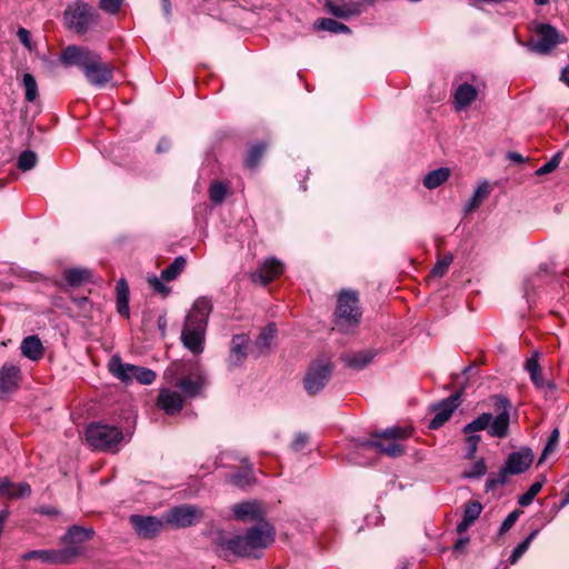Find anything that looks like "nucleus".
I'll list each match as a JSON object with an SVG mask.
<instances>
[{"label": "nucleus", "mask_w": 569, "mask_h": 569, "mask_svg": "<svg viewBox=\"0 0 569 569\" xmlns=\"http://www.w3.org/2000/svg\"><path fill=\"white\" fill-rule=\"evenodd\" d=\"M273 540V528L263 522L249 528L244 535L219 531L213 539V546L220 558L231 560L238 557H258V552L266 549Z\"/></svg>", "instance_id": "obj_1"}, {"label": "nucleus", "mask_w": 569, "mask_h": 569, "mask_svg": "<svg viewBox=\"0 0 569 569\" xmlns=\"http://www.w3.org/2000/svg\"><path fill=\"white\" fill-rule=\"evenodd\" d=\"M60 60L66 67L80 68L86 80L96 88H103L113 79V66L104 62L100 53L87 47L68 46L61 52Z\"/></svg>", "instance_id": "obj_2"}, {"label": "nucleus", "mask_w": 569, "mask_h": 569, "mask_svg": "<svg viewBox=\"0 0 569 569\" xmlns=\"http://www.w3.org/2000/svg\"><path fill=\"white\" fill-rule=\"evenodd\" d=\"M211 311V301L201 297L194 301L186 317L181 341L193 355H200L203 351L206 330Z\"/></svg>", "instance_id": "obj_3"}, {"label": "nucleus", "mask_w": 569, "mask_h": 569, "mask_svg": "<svg viewBox=\"0 0 569 569\" xmlns=\"http://www.w3.org/2000/svg\"><path fill=\"white\" fill-rule=\"evenodd\" d=\"M412 429L402 427L388 428L381 432H377L370 440L357 441L355 447L358 451L375 449L386 456L396 458L403 453V447L398 440L407 439L411 436Z\"/></svg>", "instance_id": "obj_4"}, {"label": "nucleus", "mask_w": 569, "mask_h": 569, "mask_svg": "<svg viewBox=\"0 0 569 569\" xmlns=\"http://www.w3.org/2000/svg\"><path fill=\"white\" fill-rule=\"evenodd\" d=\"M362 318L357 291L342 290L338 296L335 312V326L340 332H349L356 328Z\"/></svg>", "instance_id": "obj_5"}, {"label": "nucleus", "mask_w": 569, "mask_h": 569, "mask_svg": "<svg viewBox=\"0 0 569 569\" xmlns=\"http://www.w3.org/2000/svg\"><path fill=\"white\" fill-rule=\"evenodd\" d=\"M63 21L68 29L84 34L98 24L99 13L88 2L76 0L64 9Z\"/></svg>", "instance_id": "obj_6"}, {"label": "nucleus", "mask_w": 569, "mask_h": 569, "mask_svg": "<svg viewBox=\"0 0 569 569\" xmlns=\"http://www.w3.org/2000/svg\"><path fill=\"white\" fill-rule=\"evenodd\" d=\"M86 440L94 450L117 452L123 433L118 427L96 422L88 426Z\"/></svg>", "instance_id": "obj_7"}, {"label": "nucleus", "mask_w": 569, "mask_h": 569, "mask_svg": "<svg viewBox=\"0 0 569 569\" xmlns=\"http://www.w3.org/2000/svg\"><path fill=\"white\" fill-rule=\"evenodd\" d=\"M183 363L182 362H173L166 370V378L177 388H179L183 395L188 398H194L200 395L201 390L206 385L204 378L199 373H193L189 376H183L181 378H177V376L182 372Z\"/></svg>", "instance_id": "obj_8"}, {"label": "nucleus", "mask_w": 569, "mask_h": 569, "mask_svg": "<svg viewBox=\"0 0 569 569\" xmlns=\"http://www.w3.org/2000/svg\"><path fill=\"white\" fill-rule=\"evenodd\" d=\"M109 369L114 377L123 382L137 380L142 385H151L157 377L156 372L151 369L122 363L121 360L116 357L110 360Z\"/></svg>", "instance_id": "obj_9"}, {"label": "nucleus", "mask_w": 569, "mask_h": 569, "mask_svg": "<svg viewBox=\"0 0 569 569\" xmlns=\"http://www.w3.org/2000/svg\"><path fill=\"white\" fill-rule=\"evenodd\" d=\"M332 373V365L328 359L315 360L303 379V386L308 395L319 393L328 383Z\"/></svg>", "instance_id": "obj_10"}, {"label": "nucleus", "mask_w": 569, "mask_h": 569, "mask_svg": "<svg viewBox=\"0 0 569 569\" xmlns=\"http://www.w3.org/2000/svg\"><path fill=\"white\" fill-rule=\"evenodd\" d=\"M536 39L530 40L527 47L539 54H548L557 44L565 42L555 27L549 23H540L535 28Z\"/></svg>", "instance_id": "obj_11"}, {"label": "nucleus", "mask_w": 569, "mask_h": 569, "mask_svg": "<svg viewBox=\"0 0 569 569\" xmlns=\"http://www.w3.org/2000/svg\"><path fill=\"white\" fill-rule=\"evenodd\" d=\"M495 408L498 413L496 417L492 416L488 435L493 438L503 439L509 435L511 403L506 397L496 396Z\"/></svg>", "instance_id": "obj_12"}, {"label": "nucleus", "mask_w": 569, "mask_h": 569, "mask_svg": "<svg viewBox=\"0 0 569 569\" xmlns=\"http://www.w3.org/2000/svg\"><path fill=\"white\" fill-rule=\"evenodd\" d=\"M79 555L80 549L77 546H69L59 550H32L26 552L22 558L23 560L39 559L44 563L64 565L70 563Z\"/></svg>", "instance_id": "obj_13"}, {"label": "nucleus", "mask_w": 569, "mask_h": 569, "mask_svg": "<svg viewBox=\"0 0 569 569\" xmlns=\"http://www.w3.org/2000/svg\"><path fill=\"white\" fill-rule=\"evenodd\" d=\"M460 392H456L450 397L430 406V410L435 413L429 421L428 428L437 430L442 427L452 416L455 410L460 406Z\"/></svg>", "instance_id": "obj_14"}, {"label": "nucleus", "mask_w": 569, "mask_h": 569, "mask_svg": "<svg viewBox=\"0 0 569 569\" xmlns=\"http://www.w3.org/2000/svg\"><path fill=\"white\" fill-rule=\"evenodd\" d=\"M202 519V511L196 506L183 505L170 509L166 515L168 523L183 528L199 522Z\"/></svg>", "instance_id": "obj_15"}, {"label": "nucleus", "mask_w": 569, "mask_h": 569, "mask_svg": "<svg viewBox=\"0 0 569 569\" xmlns=\"http://www.w3.org/2000/svg\"><path fill=\"white\" fill-rule=\"evenodd\" d=\"M20 380V368L13 363L6 362L0 369V400L8 399L17 390Z\"/></svg>", "instance_id": "obj_16"}, {"label": "nucleus", "mask_w": 569, "mask_h": 569, "mask_svg": "<svg viewBox=\"0 0 569 569\" xmlns=\"http://www.w3.org/2000/svg\"><path fill=\"white\" fill-rule=\"evenodd\" d=\"M130 523L139 537L150 539L156 537L162 529V521L153 516H130Z\"/></svg>", "instance_id": "obj_17"}, {"label": "nucleus", "mask_w": 569, "mask_h": 569, "mask_svg": "<svg viewBox=\"0 0 569 569\" xmlns=\"http://www.w3.org/2000/svg\"><path fill=\"white\" fill-rule=\"evenodd\" d=\"M363 0H327V11L340 19L359 16L362 11Z\"/></svg>", "instance_id": "obj_18"}, {"label": "nucleus", "mask_w": 569, "mask_h": 569, "mask_svg": "<svg viewBox=\"0 0 569 569\" xmlns=\"http://www.w3.org/2000/svg\"><path fill=\"white\" fill-rule=\"evenodd\" d=\"M250 338L246 333L234 335L230 341V352L228 357V367L233 369L240 367L248 356V346Z\"/></svg>", "instance_id": "obj_19"}, {"label": "nucleus", "mask_w": 569, "mask_h": 569, "mask_svg": "<svg viewBox=\"0 0 569 569\" xmlns=\"http://www.w3.org/2000/svg\"><path fill=\"white\" fill-rule=\"evenodd\" d=\"M283 270L284 267L280 260L276 258H268L254 272H252L251 279L253 282L267 284L282 274Z\"/></svg>", "instance_id": "obj_20"}, {"label": "nucleus", "mask_w": 569, "mask_h": 569, "mask_svg": "<svg viewBox=\"0 0 569 569\" xmlns=\"http://www.w3.org/2000/svg\"><path fill=\"white\" fill-rule=\"evenodd\" d=\"M533 461V452L529 448H522L519 451L511 452L507 460L506 466L510 475H519L525 472Z\"/></svg>", "instance_id": "obj_21"}, {"label": "nucleus", "mask_w": 569, "mask_h": 569, "mask_svg": "<svg viewBox=\"0 0 569 569\" xmlns=\"http://www.w3.org/2000/svg\"><path fill=\"white\" fill-rule=\"evenodd\" d=\"M157 406L167 415H176L183 407V398L178 391L164 388L159 392Z\"/></svg>", "instance_id": "obj_22"}, {"label": "nucleus", "mask_w": 569, "mask_h": 569, "mask_svg": "<svg viewBox=\"0 0 569 569\" xmlns=\"http://www.w3.org/2000/svg\"><path fill=\"white\" fill-rule=\"evenodd\" d=\"M233 516L238 520H260L263 517V510L257 501H244L232 507Z\"/></svg>", "instance_id": "obj_23"}, {"label": "nucleus", "mask_w": 569, "mask_h": 569, "mask_svg": "<svg viewBox=\"0 0 569 569\" xmlns=\"http://www.w3.org/2000/svg\"><path fill=\"white\" fill-rule=\"evenodd\" d=\"M277 336V327L273 322L268 323L264 328L261 329L258 338L254 341L253 348H252V355L258 358L262 355H264L272 342V340Z\"/></svg>", "instance_id": "obj_24"}, {"label": "nucleus", "mask_w": 569, "mask_h": 569, "mask_svg": "<svg viewBox=\"0 0 569 569\" xmlns=\"http://www.w3.org/2000/svg\"><path fill=\"white\" fill-rule=\"evenodd\" d=\"M93 535L94 531L91 528L72 526L62 537V542L66 545V547L77 546L81 550V545L91 539Z\"/></svg>", "instance_id": "obj_25"}, {"label": "nucleus", "mask_w": 569, "mask_h": 569, "mask_svg": "<svg viewBox=\"0 0 569 569\" xmlns=\"http://www.w3.org/2000/svg\"><path fill=\"white\" fill-rule=\"evenodd\" d=\"M20 350L22 356L26 358L38 361L43 357L44 348L42 346V342L38 336H28L26 337L21 345Z\"/></svg>", "instance_id": "obj_26"}, {"label": "nucleus", "mask_w": 569, "mask_h": 569, "mask_svg": "<svg viewBox=\"0 0 569 569\" xmlns=\"http://www.w3.org/2000/svg\"><path fill=\"white\" fill-rule=\"evenodd\" d=\"M478 97L477 89L469 84H460L455 92V103L458 110L469 107Z\"/></svg>", "instance_id": "obj_27"}, {"label": "nucleus", "mask_w": 569, "mask_h": 569, "mask_svg": "<svg viewBox=\"0 0 569 569\" xmlns=\"http://www.w3.org/2000/svg\"><path fill=\"white\" fill-rule=\"evenodd\" d=\"M376 352L372 350H363L355 353H347L342 357L346 365L356 370H362L366 368L375 358Z\"/></svg>", "instance_id": "obj_28"}, {"label": "nucleus", "mask_w": 569, "mask_h": 569, "mask_svg": "<svg viewBox=\"0 0 569 569\" xmlns=\"http://www.w3.org/2000/svg\"><path fill=\"white\" fill-rule=\"evenodd\" d=\"M117 311L119 315L129 318V287L124 279H120L116 286Z\"/></svg>", "instance_id": "obj_29"}, {"label": "nucleus", "mask_w": 569, "mask_h": 569, "mask_svg": "<svg viewBox=\"0 0 569 569\" xmlns=\"http://www.w3.org/2000/svg\"><path fill=\"white\" fill-rule=\"evenodd\" d=\"M451 174V171L449 168H439L436 170H432L426 174L423 178V186L429 189H436L442 183H445Z\"/></svg>", "instance_id": "obj_30"}, {"label": "nucleus", "mask_w": 569, "mask_h": 569, "mask_svg": "<svg viewBox=\"0 0 569 569\" xmlns=\"http://www.w3.org/2000/svg\"><path fill=\"white\" fill-rule=\"evenodd\" d=\"M490 188L487 182L480 183L475 190L471 199L465 206V213L468 214L480 207L483 200L489 196Z\"/></svg>", "instance_id": "obj_31"}, {"label": "nucleus", "mask_w": 569, "mask_h": 569, "mask_svg": "<svg viewBox=\"0 0 569 569\" xmlns=\"http://www.w3.org/2000/svg\"><path fill=\"white\" fill-rule=\"evenodd\" d=\"M492 420V415L489 412H483L471 422L467 423L462 431L463 433L469 435H478L477 432L482 430H489V425Z\"/></svg>", "instance_id": "obj_32"}, {"label": "nucleus", "mask_w": 569, "mask_h": 569, "mask_svg": "<svg viewBox=\"0 0 569 569\" xmlns=\"http://www.w3.org/2000/svg\"><path fill=\"white\" fill-rule=\"evenodd\" d=\"M266 150L267 144L264 142H258L251 146L247 152L244 166L248 169H254L258 166L261 158L263 157Z\"/></svg>", "instance_id": "obj_33"}, {"label": "nucleus", "mask_w": 569, "mask_h": 569, "mask_svg": "<svg viewBox=\"0 0 569 569\" xmlns=\"http://www.w3.org/2000/svg\"><path fill=\"white\" fill-rule=\"evenodd\" d=\"M315 27L320 30L329 31L331 33H350L351 30L347 24L338 22L330 18L318 19Z\"/></svg>", "instance_id": "obj_34"}, {"label": "nucleus", "mask_w": 569, "mask_h": 569, "mask_svg": "<svg viewBox=\"0 0 569 569\" xmlns=\"http://www.w3.org/2000/svg\"><path fill=\"white\" fill-rule=\"evenodd\" d=\"M186 264L187 260L182 256L177 257L169 267L162 270L161 279L164 281L174 280L183 271Z\"/></svg>", "instance_id": "obj_35"}, {"label": "nucleus", "mask_w": 569, "mask_h": 569, "mask_svg": "<svg viewBox=\"0 0 569 569\" xmlns=\"http://www.w3.org/2000/svg\"><path fill=\"white\" fill-rule=\"evenodd\" d=\"M63 276H64V280L70 286L74 287V286H80L83 282H87L90 279L91 273L87 269L74 268V269L66 270Z\"/></svg>", "instance_id": "obj_36"}, {"label": "nucleus", "mask_w": 569, "mask_h": 569, "mask_svg": "<svg viewBox=\"0 0 569 569\" xmlns=\"http://www.w3.org/2000/svg\"><path fill=\"white\" fill-rule=\"evenodd\" d=\"M22 86L24 89V99L28 102H33L38 97V84L36 78L31 73L22 76Z\"/></svg>", "instance_id": "obj_37"}, {"label": "nucleus", "mask_w": 569, "mask_h": 569, "mask_svg": "<svg viewBox=\"0 0 569 569\" xmlns=\"http://www.w3.org/2000/svg\"><path fill=\"white\" fill-rule=\"evenodd\" d=\"M37 161L38 157L36 152L31 150H26L19 156L17 166L22 171H29L36 167Z\"/></svg>", "instance_id": "obj_38"}, {"label": "nucleus", "mask_w": 569, "mask_h": 569, "mask_svg": "<svg viewBox=\"0 0 569 569\" xmlns=\"http://www.w3.org/2000/svg\"><path fill=\"white\" fill-rule=\"evenodd\" d=\"M538 530L532 531L522 542H520L510 555L509 561L511 565H515L521 556L528 550L531 541L537 536Z\"/></svg>", "instance_id": "obj_39"}, {"label": "nucleus", "mask_w": 569, "mask_h": 569, "mask_svg": "<svg viewBox=\"0 0 569 569\" xmlns=\"http://www.w3.org/2000/svg\"><path fill=\"white\" fill-rule=\"evenodd\" d=\"M559 437H560V432H559V429L558 428H555L550 436H549V439L542 450V453L539 458V465L542 463V461L551 453L556 450L557 446H558V442H559Z\"/></svg>", "instance_id": "obj_40"}, {"label": "nucleus", "mask_w": 569, "mask_h": 569, "mask_svg": "<svg viewBox=\"0 0 569 569\" xmlns=\"http://www.w3.org/2000/svg\"><path fill=\"white\" fill-rule=\"evenodd\" d=\"M541 488H542L541 481L533 482L530 486V488L527 490V492L519 497L518 503L521 507L529 506L533 501L535 497L540 492Z\"/></svg>", "instance_id": "obj_41"}, {"label": "nucleus", "mask_w": 569, "mask_h": 569, "mask_svg": "<svg viewBox=\"0 0 569 569\" xmlns=\"http://www.w3.org/2000/svg\"><path fill=\"white\" fill-rule=\"evenodd\" d=\"M226 193L227 188L222 182L214 181L210 184L209 197L213 203H221L226 197Z\"/></svg>", "instance_id": "obj_42"}, {"label": "nucleus", "mask_w": 569, "mask_h": 569, "mask_svg": "<svg viewBox=\"0 0 569 569\" xmlns=\"http://www.w3.org/2000/svg\"><path fill=\"white\" fill-rule=\"evenodd\" d=\"M482 511V505L478 501H468L465 506L463 518L473 523Z\"/></svg>", "instance_id": "obj_43"}, {"label": "nucleus", "mask_w": 569, "mask_h": 569, "mask_svg": "<svg viewBox=\"0 0 569 569\" xmlns=\"http://www.w3.org/2000/svg\"><path fill=\"white\" fill-rule=\"evenodd\" d=\"M452 261H453V256L451 253L443 256L442 259H440L436 263V266L432 268L431 274L433 277H438V278L445 276L449 269V266L452 263Z\"/></svg>", "instance_id": "obj_44"}, {"label": "nucleus", "mask_w": 569, "mask_h": 569, "mask_svg": "<svg viewBox=\"0 0 569 569\" xmlns=\"http://www.w3.org/2000/svg\"><path fill=\"white\" fill-rule=\"evenodd\" d=\"M487 472V465L483 459L477 460L468 471L463 472L465 478H480Z\"/></svg>", "instance_id": "obj_45"}, {"label": "nucleus", "mask_w": 569, "mask_h": 569, "mask_svg": "<svg viewBox=\"0 0 569 569\" xmlns=\"http://www.w3.org/2000/svg\"><path fill=\"white\" fill-rule=\"evenodd\" d=\"M466 435V445H467V453H466V457L468 459H472L478 450V445L481 440V436L479 435H469V433H465Z\"/></svg>", "instance_id": "obj_46"}, {"label": "nucleus", "mask_w": 569, "mask_h": 569, "mask_svg": "<svg viewBox=\"0 0 569 569\" xmlns=\"http://www.w3.org/2000/svg\"><path fill=\"white\" fill-rule=\"evenodd\" d=\"M123 0H99V8L109 14H117Z\"/></svg>", "instance_id": "obj_47"}, {"label": "nucleus", "mask_w": 569, "mask_h": 569, "mask_svg": "<svg viewBox=\"0 0 569 569\" xmlns=\"http://www.w3.org/2000/svg\"><path fill=\"white\" fill-rule=\"evenodd\" d=\"M560 153L555 154L548 162L537 169V176H545L552 172L560 163Z\"/></svg>", "instance_id": "obj_48"}, {"label": "nucleus", "mask_w": 569, "mask_h": 569, "mask_svg": "<svg viewBox=\"0 0 569 569\" xmlns=\"http://www.w3.org/2000/svg\"><path fill=\"white\" fill-rule=\"evenodd\" d=\"M520 513V510H513L512 512H510L507 516V518L502 521L499 528V535H505L506 532H508L518 520Z\"/></svg>", "instance_id": "obj_49"}, {"label": "nucleus", "mask_w": 569, "mask_h": 569, "mask_svg": "<svg viewBox=\"0 0 569 569\" xmlns=\"http://www.w3.org/2000/svg\"><path fill=\"white\" fill-rule=\"evenodd\" d=\"M530 379L538 389H555L553 383L545 381L541 369L539 371L530 373Z\"/></svg>", "instance_id": "obj_50"}, {"label": "nucleus", "mask_w": 569, "mask_h": 569, "mask_svg": "<svg viewBox=\"0 0 569 569\" xmlns=\"http://www.w3.org/2000/svg\"><path fill=\"white\" fill-rule=\"evenodd\" d=\"M148 283L152 288V290L157 293L167 296L169 293V288L156 276L148 278Z\"/></svg>", "instance_id": "obj_51"}, {"label": "nucleus", "mask_w": 569, "mask_h": 569, "mask_svg": "<svg viewBox=\"0 0 569 569\" xmlns=\"http://www.w3.org/2000/svg\"><path fill=\"white\" fill-rule=\"evenodd\" d=\"M14 487L16 488L13 489V491L11 493V499L12 498H24V497L30 496V493H31V487L27 482L14 483Z\"/></svg>", "instance_id": "obj_52"}, {"label": "nucleus", "mask_w": 569, "mask_h": 569, "mask_svg": "<svg viewBox=\"0 0 569 569\" xmlns=\"http://www.w3.org/2000/svg\"><path fill=\"white\" fill-rule=\"evenodd\" d=\"M17 37L19 41L26 47V49H28L29 51H32L34 49L31 42V33L29 30L22 27L19 28L17 31Z\"/></svg>", "instance_id": "obj_53"}, {"label": "nucleus", "mask_w": 569, "mask_h": 569, "mask_svg": "<svg viewBox=\"0 0 569 569\" xmlns=\"http://www.w3.org/2000/svg\"><path fill=\"white\" fill-rule=\"evenodd\" d=\"M231 482L238 487H246L251 483V476L249 472L234 473L231 476Z\"/></svg>", "instance_id": "obj_54"}, {"label": "nucleus", "mask_w": 569, "mask_h": 569, "mask_svg": "<svg viewBox=\"0 0 569 569\" xmlns=\"http://www.w3.org/2000/svg\"><path fill=\"white\" fill-rule=\"evenodd\" d=\"M14 488V483L8 478L0 479V497L11 498Z\"/></svg>", "instance_id": "obj_55"}, {"label": "nucleus", "mask_w": 569, "mask_h": 569, "mask_svg": "<svg viewBox=\"0 0 569 569\" xmlns=\"http://www.w3.org/2000/svg\"><path fill=\"white\" fill-rule=\"evenodd\" d=\"M525 368L529 372V375L541 369L538 361V352H533V355L529 359H527Z\"/></svg>", "instance_id": "obj_56"}, {"label": "nucleus", "mask_w": 569, "mask_h": 569, "mask_svg": "<svg viewBox=\"0 0 569 569\" xmlns=\"http://www.w3.org/2000/svg\"><path fill=\"white\" fill-rule=\"evenodd\" d=\"M308 442V436L306 433H298L292 441V448L296 451L301 450Z\"/></svg>", "instance_id": "obj_57"}, {"label": "nucleus", "mask_w": 569, "mask_h": 569, "mask_svg": "<svg viewBox=\"0 0 569 569\" xmlns=\"http://www.w3.org/2000/svg\"><path fill=\"white\" fill-rule=\"evenodd\" d=\"M510 475L508 467L505 465L498 472L496 477L498 483L505 485L507 482V476Z\"/></svg>", "instance_id": "obj_58"}, {"label": "nucleus", "mask_w": 569, "mask_h": 569, "mask_svg": "<svg viewBox=\"0 0 569 569\" xmlns=\"http://www.w3.org/2000/svg\"><path fill=\"white\" fill-rule=\"evenodd\" d=\"M471 525L472 523L470 521H468L467 519L462 518V520L457 525V532L458 533H463L465 531H467L469 529V527Z\"/></svg>", "instance_id": "obj_59"}, {"label": "nucleus", "mask_w": 569, "mask_h": 569, "mask_svg": "<svg viewBox=\"0 0 569 569\" xmlns=\"http://www.w3.org/2000/svg\"><path fill=\"white\" fill-rule=\"evenodd\" d=\"M469 542V538L468 537H462L460 539H458V541L455 543V551H462L465 549V547L468 545Z\"/></svg>", "instance_id": "obj_60"}, {"label": "nucleus", "mask_w": 569, "mask_h": 569, "mask_svg": "<svg viewBox=\"0 0 569 569\" xmlns=\"http://www.w3.org/2000/svg\"><path fill=\"white\" fill-rule=\"evenodd\" d=\"M41 515L57 516L59 511L52 507H40L38 510Z\"/></svg>", "instance_id": "obj_61"}, {"label": "nucleus", "mask_w": 569, "mask_h": 569, "mask_svg": "<svg viewBox=\"0 0 569 569\" xmlns=\"http://www.w3.org/2000/svg\"><path fill=\"white\" fill-rule=\"evenodd\" d=\"M170 147V141L168 139H161L157 144V151L163 152L167 151Z\"/></svg>", "instance_id": "obj_62"}, {"label": "nucleus", "mask_w": 569, "mask_h": 569, "mask_svg": "<svg viewBox=\"0 0 569 569\" xmlns=\"http://www.w3.org/2000/svg\"><path fill=\"white\" fill-rule=\"evenodd\" d=\"M162 10L166 17H170L171 14V2L170 0H161Z\"/></svg>", "instance_id": "obj_63"}, {"label": "nucleus", "mask_w": 569, "mask_h": 569, "mask_svg": "<svg viewBox=\"0 0 569 569\" xmlns=\"http://www.w3.org/2000/svg\"><path fill=\"white\" fill-rule=\"evenodd\" d=\"M560 80L569 87V66L562 69Z\"/></svg>", "instance_id": "obj_64"}]
</instances>
